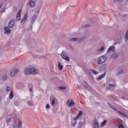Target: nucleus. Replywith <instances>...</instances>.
I'll use <instances>...</instances> for the list:
<instances>
[{"mask_svg": "<svg viewBox=\"0 0 128 128\" xmlns=\"http://www.w3.org/2000/svg\"><path fill=\"white\" fill-rule=\"evenodd\" d=\"M8 26H9V28H12V26H14V20H11L9 22L8 24Z\"/></svg>", "mask_w": 128, "mask_h": 128, "instance_id": "obj_11", "label": "nucleus"}, {"mask_svg": "<svg viewBox=\"0 0 128 128\" xmlns=\"http://www.w3.org/2000/svg\"><path fill=\"white\" fill-rule=\"evenodd\" d=\"M4 0L6 1V0Z\"/></svg>", "mask_w": 128, "mask_h": 128, "instance_id": "obj_45", "label": "nucleus"}, {"mask_svg": "<svg viewBox=\"0 0 128 128\" xmlns=\"http://www.w3.org/2000/svg\"><path fill=\"white\" fill-rule=\"evenodd\" d=\"M18 128V126H16L15 125L14 126L13 128Z\"/></svg>", "mask_w": 128, "mask_h": 128, "instance_id": "obj_41", "label": "nucleus"}, {"mask_svg": "<svg viewBox=\"0 0 128 128\" xmlns=\"http://www.w3.org/2000/svg\"><path fill=\"white\" fill-rule=\"evenodd\" d=\"M99 125H98V121H95L92 126V128H98Z\"/></svg>", "mask_w": 128, "mask_h": 128, "instance_id": "obj_14", "label": "nucleus"}, {"mask_svg": "<svg viewBox=\"0 0 128 128\" xmlns=\"http://www.w3.org/2000/svg\"><path fill=\"white\" fill-rule=\"evenodd\" d=\"M18 72V68H14L11 70L10 72V76H14Z\"/></svg>", "mask_w": 128, "mask_h": 128, "instance_id": "obj_6", "label": "nucleus"}, {"mask_svg": "<svg viewBox=\"0 0 128 128\" xmlns=\"http://www.w3.org/2000/svg\"><path fill=\"white\" fill-rule=\"evenodd\" d=\"M109 86H110V88H114V84H109Z\"/></svg>", "mask_w": 128, "mask_h": 128, "instance_id": "obj_36", "label": "nucleus"}, {"mask_svg": "<svg viewBox=\"0 0 128 128\" xmlns=\"http://www.w3.org/2000/svg\"><path fill=\"white\" fill-rule=\"evenodd\" d=\"M61 56L63 58L64 60H66V62H70V58H68V54H66V52H63L61 54Z\"/></svg>", "mask_w": 128, "mask_h": 128, "instance_id": "obj_4", "label": "nucleus"}, {"mask_svg": "<svg viewBox=\"0 0 128 128\" xmlns=\"http://www.w3.org/2000/svg\"><path fill=\"white\" fill-rule=\"evenodd\" d=\"M116 50V48L114 46H110L107 50V52H114Z\"/></svg>", "mask_w": 128, "mask_h": 128, "instance_id": "obj_9", "label": "nucleus"}, {"mask_svg": "<svg viewBox=\"0 0 128 128\" xmlns=\"http://www.w3.org/2000/svg\"><path fill=\"white\" fill-rule=\"evenodd\" d=\"M66 105L68 106H74V102L72 100H68L66 102Z\"/></svg>", "mask_w": 128, "mask_h": 128, "instance_id": "obj_8", "label": "nucleus"}, {"mask_svg": "<svg viewBox=\"0 0 128 128\" xmlns=\"http://www.w3.org/2000/svg\"><path fill=\"white\" fill-rule=\"evenodd\" d=\"M2 4L0 5V8H2Z\"/></svg>", "mask_w": 128, "mask_h": 128, "instance_id": "obj_42", "label": "nucleus"}, {"mask_svg": "<svg viewBox=\"0 0 128 128\" xmlns=\"http://www.w3.org/2000/svg\"><path fill=\"white\" fill-rule=\"evenodd\" d=\"M82 116V111H80L78 116L75 118V120L76 118L78 120V118H80Z\"/></svg>", "mask_w": 128, "mask_h": 128, "instance_id": "obj_23", "label": "nucleus"}, {"mask_svg": "<svg viewBox=\"0 0 128 128\" xmlns=\"http://www.w3.org/2000/svg\"><path fill=\"white\" fill-rule=\"evenodd\" d=\"M27 20H28V14H25L24 18L21 20V24H24V22H26Z\"/></svg>", "mask_w": 128, "mask_h": 128, "instance_id": "obj_12", "label": "nucleus"}, {"mask_svg": "<svg viewBox=\"0 0 128 128\" xmlns=\"http://www.w3.org/2000/svg\"><path fill=\"white\" fill-rule=\"evenodd\" d=\"M106 68V64H103L100 67L98 68V70H104Z\"/></svg>", "mask_w": 128, "mask_h": 128, "instance_id": "obj_13", "label": "nucleus"}, {"mask_svg": "<svg viewBox=\"0 0 128 128\" xmlns=\"http://www.w3.org/2000/svg\"><path fill=\"white\" fill-rule=\"evenodd\" d=\"M123 98H124V97H123Z\"/></svg>", "mask_w": 128, "mask_h": 128, "instance_id": "obj_44", "label": "nucleus"}, {"mask_svg": "<svg viewBox=\"0 0 128 128\" xmlns=\"http://www.w3.org/2000/svg\"><path fill=\"white\" fill-rule=\"evenodd\" d=\"M70 42H78V38H71L70 39Z\"/></svg>", "mask_w": 128, "mask_h": 128, "instance_id": "obj_20", "label": "nucleus"}, {"mask_svg": "<svg viewBox=\"0 0 128 128\" xmlns=\"http://www.w3.org/2000/svg\"><path fill=\"white\" fill-rule=\"evenodd\" d=\"M27 104L28 106H34V100H29L27 102Z\"/></svg>", "mask_w": 128, "mask_h": 128, "instance_id": "obj_15", "label": "nucleus"}, {"mask_svg": "<svg viewBox=\"0 0 128 128\" xmlns=\"http://www.w3.org/2000/svg\"><path fill=\"white\" fill-rule=\"evenodd\" d=\"M116 2H124V0H113Z\"/></svg>", "mask_w": 128, "mask_h": 128, "instance_id": "obj_31", "label": "nucleus"}, {"mask_svg": "<svg viewBox=\"0 0 128 128\" xmlns=\"http://www.w3.org/2000/svg\"><path fill=\"white\" fill-rule=\"evenodd\" d=\"M28 4L30 6V8H34V6H36V2L31 0L29 1Z\"/></svg>", "mask_w": 128, "mask_h": 128, "instance_id": "obj_10", "label": "nucleus"}, {"mask_svg": "<svg viewBox=\"0 0 128 128\" xmlns=\"http://www.w3.org/2000/svg\"><path fill=\"white\" fill-rule=\"evenodd\" d=\"M20 126H22V122L19 121L17 124V128H20Z\"/></svg>", "mask_w": 128, "mask_h": 128, "instance_id": "obj_29", "label": "nucleus"}, {"mask_svg": "<svg viewBox=\"0 0 128 128\" xmlns=\"http://www.w3.org/2000/svg\"><path fill=\"white\" fill-rule=\"evenodd\" d=\"M6 90L7 92H9V90H10V86H7Z\"/></svg>", "mask_w": 128, "mask_h": 128, "instance_id": "obj_37", "label": "nucleus"}, {"mask_svg": "<svg viewBox=\"0 0 128 128\" xmlns=\"http://www.w3.org/2000/svg\"><path fill=\"white\" fill-rule=\"evenodd\" d=\"M2 80L3 82H6V80H8V74H5V75L3 76L2 77Z\"/></svg>", "mask_w": 128, "mask_h": 128, "instance_id": "obj_24", "label": "nucleus"}, {"mask_svg": "<svg viewBox=\"0 0 128 128\" xmlns=\"http://www.w3.org/2000/svg\"><path fill=\"white\" fill-rule=\"evenodd\" d=\"M36 20V15H34L32 18V22H34Z\"/></svg>", "mask_w": 128, "mask_h": 128, "instance_id": "obj_27", "label": "nucleus"}, {"mask_svg": "<svg viewBox=\"0 0 128 128\" xmlns=\"http://www.w3.org/2000/svg\"><path fill=\"white\" fill-rule=\"evenodd\" d=\"M58 90H66V86H59L58 87Z\"/></svg>", "mask_w": 128, "mask_h": 128, "instance_id": "obj_30", "label": "nucleus"}, {"mask_svg": "<svg viewBox=\"0 0 128 128\" xmlns=\"http://www.w3.org/2000/svg\"><path fill=\"white\" fill-rule=\"evenodd\" d=\"M24 74L26 76H30V74H38V70L34 68H27L24 70Z\"/></svg>", "mask_w": 128, "mask_h": 128, "instance_id": "obj_1", "label": "nucleus"}, {"mask_svg": "<svg viewBox=\"0 0 128 128\" xmlns=\"http://www.w3.org/2000/svg\"><path fill=\"white\" fill-rule=\"evenodd\" d=\"M46 108L48 110H50V104H47L46 105Z\"/></svg>", "mask_w": 128, "mask_h": 128, "instance_id": "obj_33", "label": "nucleus"}, {"mask_svg": "<svg viewBox=\"0 0 128 128\" xmlns=\"http://www.w3.org/2000/svg\"><path fill=\"white\" fill-rule=\"evenodd\" d=\"M2 100V96H0V102Z\"/></svg>", "mask_w": 128, "mask_h": 128, "instance_id": "obj_43", "label": "nucleus"}, {"mask_svg": "<svg viewBox=\"0 0 128 128\" xmlns=\"http://www.w3.org/2000/svg\"><path fill=\"white\" fill-rule=\"evenodd\" d=\"M30 92H32V88H30Z\"/></svg>", "mask_w": 128, "mask_h": 128, "instance_id": "obj_40", "label": "nucleus"}, {"mask_svg": "<svg viewBox=\"0 0 128 128\" xmlns=\"http://www.w3.org/2000/svg\"><path fill=\"white\" fill-rule=\"evenodd\" d=\"M22 9H20V10L18 11L16 16V22H19V20H20V14L22 13Z\"/></svg>", "mask_w": 128, "mask_h": 128, "instance_id": "obj_5", "label": "nucleus"}, {"mask_svg": "<svg viewBox=\"0 0 128 128\" xmlns=\"http://www.w3.org/2000/svg\"><path fill=\"white\" fill-rule=\"evenodd\" d=\"M106 120H104V121L101 123L100 126H104L106 125Z\"/></svg>", "mask_w": 128, "mask_h": 128, "instance_id": "obj_25", "label": "nucleus"}, {"mask_svg": "<svg viewBox=\"0 0 128 128\" xmlns=\"http://www.w3.org/2000/svg\"><path fill=\"white\" fill-rule=\"evenodd\" d=\"M106 72L104 74H102V76H98V78H97V80H102V78H104V76H106Z\"/></svg>", "mask_w": 128, "mask_h": 128, "instance_id": "obj_18", "label": "nucleus"}, {"mask_svg": "<svg viewBox=\"0 0 128 128\" xmlns=\"http://www.w3.org/2000/svg\"><path fill=\"white\" fill-rule=\"evenodd\" d=\"M78 120V118H76H76H74V120H72V126H76V124H77L76 121H77Z\"/></svg>", "mask_w": 128, "mask_h": 128, "instance_id": "obj_16", "label": "nucleus"}, {"mask_svg": "<svg viewBox=\"0 0 128 128\" xmlns=\"http://www.w3.org/2000/svg\"><path fill=\"white\" fill-rule=\"evenodd\" d=\"M4 33L6 34H10V29L8 26H6L4 28Z\"/></svg>", "mask_w": 128, "mask_h": 128, "instance_id": "obj_7", "label": "nucleus"}, {"mask_svg": "<svg viewBox=\"0 0 128 128\" xmlns=\"http://www.w3.org/2000/svg\"><path fill=\"white\" fill-rule=\"evenodd\" d=\"M108 104L110 108L118 112V114H120V116H124V118H128V116H126V113H124L118 110L116 108H114V106H112V104Z\"/></svg>", "mask_w": 128, "mask_h": 128, "instance_id": "obj_2", "label": "nucleus"}, {"mask_svg": "<svg viewBox=\"0 0 128 128\" xmlns=\"http://www.w3.org/2000/svg\"><path fill=\"white\" fill-rule=\"evenodd\" d=\"M118 128H124V126L122 124H120L118 126Z\"/></svg>", "mask_w": 128, "mask_h": 128, "instance_id": "obj_34", "label": "nucleus"}, {"mask_svg": "<svg viewBox=\"0 0 128 128\" xmlns=\"http://www.w3.org/2000/svg\"><path fill=\"white\" fill-rule=\"evenodd\" d=\"M116 120L118 121L120 124H122V120H120V118H118Z\"/></svg>", "mask_w": 128, "mask_h": 128, "instance_id": "obj_32", "label": "nucleus"}, {"mask_svg": "<svg viewBox=\"0 0 128 128\" xmlns=\"http://www.w3.org/2000/svg\"><path fill=\"white\" fill-rule=\"evenodd\" d=\"M14 91H12V90H11L10 94L9 95V98H10V100H12V98H14Z\"/></svg>", "mask_w": 128, "mask_h": 128, "instance_id": "obj_19", "label": "nucleus"}, {"mask_svg": "<svg viewBox=\"0 0 128 128\" xmlns=\"http://www.w3.org/2000/svg\"><path fill=\"white\" fill-rule=\"evenodd\" d=\"M123 73H124V70H119L117 74H123Z\"/></svg>", "mask_w": 128, "mask_h": 128, "instance_id": "obj_28", "label": "nucleus"}, {"mask_svg": "<svg viewBox=\"0 0 128 128\" xmlns=\"http://www.w3.org/2000/svg\"><path fill=\"white\" fill-rule=\"evenodd\" d=\"M10 120H11L10 118H8V119L6 120V122H10Z\"/></svg>", "mask_w": 128, "mask_h": 128, "instance_id": "obj_39", "label": "nucleus"}, {"mask_svg": "<svg viewBox=\"0 0 128 128\" xmlns=\"http://www.w3.org/2000/svg\"><path fill=\"white\" fill-rule=\"evenodd\" d=\"M54 104H56V99L54 98H52L51 101V106H54Z\"/></svg>", "mask_w": 128, "mask_h": 128, "instance_id": "obj_21", "label": "nucleus"}, {"mask_svg": "<svg viewBox=\"0 0 128 128\" xmlns=\"http://www.w3.org/2000/svg\"><path fill=\"white\" fill-rule=\"evenodd\" d=\"M104 46H102L100 48H99L97 52H104Z\"/></svg>", "mask_w": 128, "mask_h": 128, "instance_id": "obj_22", "label": "nucleus"}, {"mask_svg": "<svg viewBox=\"0 0 128 128\" xmlns=\"http://www.w3.org/2000/svg\"><path fill=\"white\" fill-rule=\"evenodd\" d=\"M106 56H102L98 58V64H104L106 62L107 60Z\"/></svg>", "mask_w": 128, "mask_h": 128, "instance_id": "obj_3", "label": "nucleus"}, {"mask_svg": "<svg viewBox=\"0 0 128 128\" xmlns=\"http://www.w3.org/2000/svg\"><path fill=\"white\" fill-rule=\"evenodd\" d=\"M90 26V24H86L84 26V28H88Z\"/></svg>", "mask_w": 128, "mask_h": 128, "instance_id": "obj_38", "label": "nucleus"}, {"mask_svg": "<svg viewBox=\"0 0 128 128\" xmlns=\"http://www.w3.org/2000/svg\"><path fill=\"white\" fill-rule=\"evenodd\" d=\"M6 10V8H3L2 10H1V12L2 14V12H4Z\"/></svg>", "mask_w": 128, "mask_h": 128, "instance_id": "obj_35", "label": "nucleus"}, {"mask_svg": "<svg viewBox=\"0 0 128 128\" xmlns=\"http://www.w3.org/2000/svg\"><path fill=\"white\" fill-rule=\"evenodd\" d=\"M64 68V66L62 64V63H60V62H58V69L60 70H62Z\"/></svg>", "mask_w": 128, "mask_h": 128, "instance_id": "obj_17", "label": "nucleus"}, {"mask_svg": "<svg viewBox=\"0 0 128 128\" xmlns=\"http://www.w3.org/2000/svg\"><path fill=\"white\" fill-rule=\"evenodd\" d=\"M92 72L94 74H98V72L96 70H92Z\"/></svg>", "mask_w": 128, "mask_h": 128, "instance_id": "obj_26", "label": "nucleus"}]
</instances>
